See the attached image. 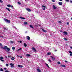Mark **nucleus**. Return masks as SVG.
I'll list each match as a JSON object with an SVG mask.
<instances>
[{
  "label": "nucleus",
  "mask_w": 72,
  "mask_h": 72,
  "mask_svg": "<svg viewBox=\"0 0 72 72\" xmlns=\"http://www.w3.org/2000/svg\"><path fill=\"white\" fill-rule=\"evenodd\" d=\"M30 28H33V26H32V25H30Z\"/></svg>",
  "instance_id": "obj_19"
},
{
  "label": "nucleus",
  "mask_w": 72,
  "mask_h": 72,
  "mask_svg": "<svg viewBox=\"0 0 72 72\" xmlns=\"http://www.w3.org/2000/svg\"><path fill=\"white\" fill-rule=\"evenodd\" d=\"M64 40H67V39L66 38H64Z\"/></svg>",
  "instance_id": "obj_44"
},
{
  "label": "nucleus",
  "mask_w": 72,
  "mask_h": 72,
  "mask_svg": "<svg viewBox=\"0 0 72 72\" xmlns=\"http://www.w3.org/2000/svg\"><path fill=\"white\" fill-rule=\"evenodd\" d=\"M57 51V50H56L55 51Z\"/></svg>",
  "instance_id": "obj_61"
},
{
  "label": "nucleus",
  "mask_w": 72,
  "mask_h": 72,
  "mask_svg": "<svg viewBox=\"0 0 72 72\" xmlns=\"http://www.w3.org/2000/svg\"><path fill=\"white\" fill-rule=\"evenodd\" d=\"M70 48H71V49H72V47H71Z\"/></svg>",
  "instance_id": "obj_60"
},
{
  "label": "nucleus",
  "mask_w": 72,
  "mask_h": 72,
  "mask_svg": "<svg viewBox=\"0 0 72 72\" xmlns=\"http://www.w3.org/2000/svg\"><path fill=\"white\" fill-rule=\"evenodd\" d=\"M27 38L26 39H27V40H29L30 39V37H29V36H27Z\"/></svg>",
  "instance_id": "obj_10"
},
{
  "label": "nucleus",
  "mask_w": 72,
  "mask_h": 72,
  "mask_svg": "<svg viewBox=\"0 0 72 72\" xmlns=\"http://www.w3.org/2000/svg\"><path fill=\"white\" fill-rule=\"evenodd\" d=\"M3 46V44H1V43H0V46Z\"/></svg>",
  "instance_id": "obj_37"
},
{
  "label": "nucleus",
  "mask_w": 72,
  "mask_h": 72,
  "mask_svg": "<svg viewBox=\"0 0 72 72\" xmlns=\"http://www.w3.org/2000/svg\"><path fill=\"white\" fill-rule=\"evenodd\" d=\"M57 63H58V64H60V62L59 61Z\"/></svg>",
  "instance_id": "obj_33"
},
{
  "label": "nucleus",
  "mask_w": 72,
  "mask_h": 72,
  "mask_svg": "<svg viewBox=\"0 0 72 72\" xmlns=\"http://www.w3.org/2000/svg\"><path fill=\"white\" fill-rule=\"evenodd\" d=\"M61 67H66V65H60Z\"/></svg>",
  "instance_id": "obj_13"
},
{
  "label": "nucleus",
  "mask_w": 72,
  "mask_h": 72,
  "mask_svg": "<svg viewBox=\"0 0 72 72\" xmlns=\"http://www.w3.org/2000/svg\"><path fill=\"white\" fill-rule=\"evenodd\" d=\"M3 28L4 29V30H3V32H6V31H7V29L5 28L4 27Z\"/></svg>",
  "instance_id": "obj_5"
},
{
  "label": "nucleus",
  "mask_w": 72,
  "mask_h": 72,
  "mask_svg": "<svg viewBox=\"0 0 72 72\" xmlns=\"http://www.w3.org/2000/svg\"><path fill=\"white\" fill-rule=\"evenodd\" d=\"M60 1H62V0H59Z\"/></svg>",
  "instance_id": "obj_57"
},
{
  "label": "nucleus",
  "mask_w": 72,
  "mask_h": 72,
  "mask_svg": "<svg viewBox=\"0 0 72 72\" xmlns=\"http://www.w3.org/2000/svg\"><path fill=\"white\" fill-rule=\"evenodd\" d=\"M7 6L8 7V8H10L11 7V5L10 4H8L7 5Z\"/></svg>",
  "instance_id": "obj_20"
},
{
  "label": "nucleus",
  "mask_w": 72,
  "mask_h": 72,
  "mask_svg": "<svg viewBox=\"0 0 72 72\" xmlns=\"http://www.w3.org/2000/svg\"><path fill=\"white\" fill-rule=\"evenodd\" d=\"M4 20L6 22H7L8 23H10V20H8L6 19H4Z\"/></svg>",
  "instance_id": "obj_2"
},
{
  "label": "nucleus",
  "mask_w": 72,
  "mask_h": 72,
  "mask_svg": "<svg viewBox=\"0 0 72 72\" xmlns=\"http://www.w3.org/2000/svg\"><path fill=\"white\" fill-rule=\"evenodd\" d=\"M2 49H4L6 51H7V50L8 51H10V50L9 48H8V47L6 46H5L4 47H2Z\"/></svg>",
  "instance_id": "obj_1"
},
{
  "label": "nucleus",
  "mask_w": 72,
  "mask_h": 72,
  "mask_svg": "<svg viewBox=\"0 0 72 72\" xmlns=\"http://www.w3.org/2000/svg\"><path fill=\"white\" fill-rule=\"evenodd\" d=\"M66 1L67 2H69V0H66Z\"/></svg>",
  "instance_id": "obj_35"
},
{
  "label": "nucleus",
  "mask_w": 72,
  "mask_h": 72,
  "mask_svg": "<svg viewBox=\"0 0 72 72\" xmlns=\"http://www.w3.org/2000/svg\"><path fill=\"white\" fill-rule=\"evenodd\" d=\"M50 57L51 58V59L53 61H54L55 60V58H54V57L50 56Z\"/></svg>",
  "instance_id": "obj_3"
},
{
  "label": "nucleus",
  "mask_w": 72,
  "mask_h": 72,
  "mask_svg": "<svg viewBox=\"0 0 72 72\" xmlns=\"http://www.w3.org/2000/svg\"><path fill=\"white\" fill-rule=\"evenodd\" d=\"M46 64V66H47V67H48V68H50V67H49V65H48V64Z\"/></svg>",
  "instance_id": "obj_22"
},
{
  "label": "nucleus",
  "mask_w": 72,
  "mask_h": 72,
  "mask_svg": "<svg viewBox=\"0 0 72 72\" xmlns=\"http://www.w3.org/2000/svg\"><path fill=\"white\" fill-rule=\"evenodd\" d=\"M10 42L11 43H13V41H10Z\"/></svg>",
  "instance_id": "obj_39"
},
{
  "label": "nucleus",
  "mask_w": 72,
  "mask_h": 72,
  "mask_svg": "<svg viewBox=\"0 0 72 72\" xmlns=\"http://www.w3.org/2000/svg\"><path fill=\"white\" fill-rule=\"evenodd\" d=\"M48 61L50 63H51V60H50V59H49L48 60Z\"/></svg>",
  "instance_id": "obj_26"
},
{
  "label": "nucleus",
  "mask_w": 72,
  "mask_h": 72,
  "mask_svg": "<svg viewBox=\"0 0 72 72\" xmlns=\"http://www.w3.org/2000/svg\"><path fill=\"white\" fill-rule=\"evenodd\" d=\"M52 2H53L54 3V2H55V1L54 0H52Z\"/></svg>",
  "instance_id": "obj_38"
},
{
  "label": "nucleus",
  "mask_w": 72,
  "mask_h": 72,
  "mask_svg": "<svg viewBox=\"0 0 72 72\" xmlns=\"http://www.w3.org/2000/svg\"><path fill=\"white\" fill-rule=\"evenodd\" d=\"M70 0V1H72V0Z\"/></svg>",
  "instance_id": "obj_64"
},
{
  "label": "nucleus",
  "mask_w": 72,
  "mask_h": 72,
  "mask_svg": "<svg viewBox=\"0 0 72 72\" xmlns=\"http://www.w3.org/2000/svg\"><path fill=\"white\" fill-rule=\"evenodd\" d=\"M6 9H7L8 10V11H9V12H10V10L9 9V8H7V7H6Z\"/></svg>",
  "instance_id": "obj_14"
},
{
  "label": "nucleus",
  "mask_w": 72,
  "mask_h": 72,
  "mask_svg": "<svg viewBox=\"0 0 72 72\" xmlns=\"http://www.w3.org/2000/svg\"><path fill=\"white\" fill-rule=\"evenodd\" d=\"M5 57H6V58H7V57H6V56Z\"/></svg>",
  "instance_id": "obj_59"
},
{
  "label": "nucleus",
  "mask_w": 72,
  "mask_h": 72,
  "mask_svg": "<svg viewBox=\"0 0 72 72\" xmlns=\"http://www.w3.org/2000/svg\"><path fill=\"white\" fill-rule=\"evenodd\" d=\"M24 46L25 47H26V46H27V44H26V43H24Z\"/></svg>",
  "instance_id": "obj_23"
},
{
  "label": "nucleus",
  "mask_w": 72,
  "mask_h": 72,
  "mask_svg": "<svg viewBox=\"0 0 72 72\" xmlns=\"http://www.w3.org/2000/svg\"><path fill=\"white\" fill-rule=\"evenodd\" d=\"M0 3H3V1H2L1 0H0Z\"/></svg>",
  "instance_id": "obj_34"
},
{
  "label": "nucleus",
  "mask_w": 72,
  "mask_h": 72,
  "mask_svg": "<svg viewBox=\"0 0 72 72\" xmlns=\"http://www.w3.org/2000/svg\"><path fill=\"white\" fill-rule=\"evenodd\" d=\"M42 9L43 10H45V8H43Z\"/></svg>",
  "instance_id": "obj_51"
},
{
  "label": "nucleus",
  "mask_w": 72,
  "mask_h": 72,
  "mask_svg": "<svg viewBox=\"0 0 72 72\" xmlns=\"http://www.w3.org/2000/svg\"><path fill=\"white\" fill-rule=\"evenodd\" d=\"M42 7H43V8H46V6H42Z\"/></svg>",
  "instance_id": "obj_41"
},
{
  "label": "nucleus",
  "mask_w": 72,
  "mask_h": 72,
  "mask_svg": "<svg viewBox=\"0 0 72 72\" xmlns=\"http://www.w3.org/2000/svg\"><path fill=\"white\" fill-rule=\"evenodd\" d=\"M70 3H72V1H70Z\"/></svg>",
  "instance_id": "obj_50"
},
{
  "label": "nucleus",
  "mask_w": 72,
  "mask_h": 72,
  "mask_svg": "<svg viewBox=\"0 0 72 72\" xmlns=\"http://www.w3.org/2000/svg\"><path fill=\"white\" fill-rule=\"evenodd\" d=\"M0 71H2V72H4V70L2 68H1L0 70Z\"/></svg>",
  "instance_id": "obj_24"
},
{
  "label": "nucleus",
  "mask_w": 72,
  "mask_h": 72,
  "mask_svg": "<svg viewBox=\"0 0 72 72\" xmlns=\"http://www.w3.org/2000/svg\"><path fill=\"white\" fill-rule=\"evenodd\" d=\"M10 66H11V67H14V64H13L12 63H10Z\"/></svg>",
  "instance_id": "obj_7"
},
{
  "label": "nucleus",
  "mask_w": 72,
  "mask_h": 72,
  "mask_svg": "<svg viewBox=\"0 0 72 72\" xmlns=\"http://www.w3.org/2000/svg\"><path fill=\"white\" fill-rule=\"evenodd\" d=\"M0 59H4V58L2 57H0Z\"/></svg>",
  "instance_id": "obj_30"
},
{
  "label": "nucleus",
  "mask_w": 72,
  "mask_h": 72,
  "mask_svg": "<svg viewBox=\"0 0 72 72\" xmlns=\"http://www.w3.org/2000/svg\"><path fill=\"white\" fill-rule=\"evenodd\" d=\"M35 24V26L37 27V26H38L37 24Z\"/></svg>",
  "instance_id": "obj_49"
},
{
  "label": "nucleus",
  "mask_w": 72,
  "mask_h": 72,
  "mask_svg": "<svg viewBox=\"0 0 72 72\" xmlns=\"http://www.w3.org/2000/svg\"><path fill=\"white\" fill-rule=\"evenodd\" d=\"M58 4H59L60 5H62V3L61 2H58Z\"/></svg>",
  "instance_id": "obj_12"
},
{
  "label": "nucleus",
  "mask_w": 72,
  "mask_h": 72,
  "mask_svg": "<svg viewBox=\"0 0 72 72\" xmlns=\"http://www.w3.org/2000/svg\"><path fill=\"white\" fill-rule=\"evenodd\" d=\"M5 72H9V71L8 70H6L5 71Z\"/></svg>",
  "instance_id": "obj_46"
},
{
  "label": "nucleus",
  "mask_w": 72,
  "mask_h": 72,
  "mask_svg": "<svg viewBox=\"0 0 72 72\" xmlns=\"http://www.w3.org/2000/svg\"><path fill=\"white\" fill-rule=\"evenodd\" d=\"M17 57H19V55H17Z\"/></svg>",
  "instance_id": "obj_62"
},
{
  "label": "nucleus",
  "mask_w": 72,
  "mask_h": 72,
  "mask_svg": "<svg viewBox=\"0 0 72 72\" xmlns=\"http://www.w3.org/2000/svg\"><path fill=\"white\" fill-rule=\"evenodd\" d=\"M63 33L64 34V35H67V34L68 33H67V32H63Z\"/></svg>",
  "instance_id": "obj_6"
},
{
  "label": "nucleus",
  "mask_w": 72,
  "mask_h": 72,
  "mask_svg": "<svg viewBox=\"0 0 72 72\" xmlns=\"http://www.w3.org/2000/svg\"><path fill=\"white\" fill-rule=\"evenodd\" d=\"M69 53L70 54H72V52L71 51H69Z\"/></svg>",
  "instance_id": "obj_31"
},
{
  "label": "nucleus",
  "mask_w": 72,
  "mask_h": 72,
  "mask_svg": "<svg viewBox=\"0 0 72 72\" xmlns=\"http://www.w3.org/2000/svg\"><path fill=\"white\" fill-rule=\"evenodd\" d=\"M24 24L25 25L28 24V23H27V22H24Z\"/></svg>",
  "instance_id": "obj_17"
},
{
  "label": "nucleus",
  "mask_w": 72,
  "mask_h": 72,
  "mask_svg": "<svg viewBox=\"0 0 72 72\" xmlns=\"http://www.w3.org/2000/svg\"><path fill=\"white\" fill-rule=\"evenodd\" d=\"M17 4H19V5H21V3H20L19 2H18Z\"/></svg>",
  "instance_id": "obj_29"
},
{
  "label": "nucleus",
  "mask_w": 72,
  "mask_h": 72,
  "mask_svg": "<svg viewBox=\"0 0 72 72\" xmlns=\"http://www.w3.org/2000/svg\"><path fill=\"white\" fill-rule=\"evenodd\" d=\"M42 30L43 32H46V31L45 30L42 29Z\"/></svg>",
  "instance_id": "obj_16"
},
{
  "label": "nucleus",
  "mask_w": 72,
  "mask_h": 72,
  "mask_svg": "<svg viewBox=\"0 0 72 72\" xmlns=\"http://www.w3.org/2000/svg\"><path fill=\"white\" fill-rule=\"evenodd\" d=\"M61 32H62V31H61Z\"/></svg>",
  "instance_id": "obj_63"
},
{
  "label": "nucleus",
  "mask_w": 72,
  "mask_h": 72,
  "mask_svg": "<svg viewBox=\"0 0 72 72\" xmlns=\"http://www.w3.org/2000/svg\"><path fill=\"white\" fill-rule=\"evenodd\" d=\"M0 37H2L3 38V36H2L0 35Z\"/></svg>",
  "instance_id": "obj_47"
},
{
  "label": "nucleus",
  "mask_w": 72,
  "mask_h": 72,
  "mask_svg": "<svg viewBox=\"0 0 72 72\" xmlns=\"http://www.w3.org/2000/svg\"><path fill=\"white\" fill-rule=\"evenodd\" d=\"M67 24H68V25L69 24V22H67Z\"/></svg>",
  "instance_id": "obj_42"
},
{
  "label": "nucleus",
  "mask_w": 72,
  "mask_h": 72,
  "mask_svg": "<svg viewBox=\"0 0 72 72\" xmlns=\"http://www.w3.org/2000/svg\"><path fill=\"white\" fill-rule=\"evenodd\" d=\"M58 23H62V22L61 21H58Z\"/></svg>",
  "instance_id": "obj_43"
},
{
  "label": "nucleus",
  "mask_w": 72,
  "mask_h": 72,
  "mask_svg": "<svg viewBox=\"0 0 72 72\" xmlns=\"http://www.w3.org/2000/svg\"><path fill=\"white\" fill-rule=\"evenodd\" d=\"M20 43H21V42H22V41L20 40Z\"/></svg>",
  "instance_id": "obj_53"
},
{
  "label": "nucleus",
  "mask_w": 72,
  "mask_h": 72,
  "mask_svg": "<svg viewBox=\"0 0 72 72\" xmlns=\"http://www.w3.org/2000/svg\"><path fill=\"white\" fill-rule=\"evenodd\" d=\"M26 10L28 12H31V9L29 8H26Z\"/></svg>",
  "instance_id": "obj_15"
},
{
  "label": "nucleus",
  "mask_w": 72,
  "mask_h": 72,
  "mask_svg": "<svg viewBox=\"0 0 72 72\" xmlns=\"http://www.w3.org/2000/svg\"><path fill=\"white\" fill-rule=\"evenodd\" d=\"M0 60L1 61H2V62H4V61L2 59H1Z\"/></svg>",
  "instance_id": "obj_40"
},
{
  "label": "nucleus",
  "mask_w": 72,
  "mask_h": 72,
  "mask_svg": "<svg viewBox=\"0 0 72 72\" xmlns=\"http://www.w3.org/2000/svg\"><path fill=\"white\" fill-rule=\"evenodd\" d=\"M53 8L54 9H57V8L54 5H53Z\"/></svg>",
  "instance_id": "obj_11"
},
{
  "label": "nucleus",
  "mask_w": 72,
  "mask_h": 72,
  "mask_svg": "<svg viewBox=\"0 0 72 72\" xmlns=\"http://www.w3.org/2000/svg\"><path fill=\"white\" fill-rule=\"evenodd\" d=\"M15 49V47H12V50H14Z\"/></svg>",
  "instance_id": "obj_27"
},
{
  "label": "nucleus",
  "mask_w": 72,
  "mask_h": 72,
  "mask_svg": "<svg viewBox=\"0 0 72 72\" xmlns=\"http://www.w3.org/2000/svg\"><path fill=\"white\" fill-rule=\"evenodd\" d=\"M11 8H13V6L11 5Z\"/></svg>",
  "instance_id": "obj_52"
},
{
  "label": "nucleus",
  "mask_w": 72,
  "mask_h": 72,
  "mask_svg": "<svg viewBox=\"0 0 72 72\" xmlns=\"http://www.w3.org/2000/svg\"><path fill=\"white\" fill-rule=\"evenodd\" d=\"M4 69L5 70H6V68H4Z\"/></svg>",
  "instance_id": "obj_58"
},
{
  "label": "nucleus",
  "mask_w": 72,
  "mask_h": 72,
  "mask_svg": "<svg viewBox=\"0 0 72 72\" xmlns=\"http://www.w3.org/2000/svg\"><path fill=\"white\" fill-rule=\"evenodd\" d=\"M20 67L22 68V67H23V66L22 65H20Z\"/></svg>",
  "instance_id": "obj_48"
},
{
  "label": "nucleus",
  "mask_w": 72,
  "mask_h": 72,
  "mask_svg": "<svg viewBox=\"0 0 72 72\" xmlns=\"http://www.w3.org/2000/svg\"><path fill=\"white\" fill-rule=\"evenodd\" d=\"M20 58H22V56H20Z\"/></svg>",
  "instance_id": "obj_56"
},
{
  "label": "nucleus",
  "mask_w": 72,
  "mask_h": 72,
  "mask_svg": "<svg viewBox=\"0 0 72 72\" xmlns=\"http://www.w3.org/2000/svg\"><path fill=\"white\" fill-rule=\"evenodd\" d=\"M14 59H15V58L14 57H13L11 58V59L12 60H14Z\"/></svg>",
  "instance_id": "obj_21"
},
{
  "label": "nucleus",
  "mask_w": 72,
  "mask_h": 72,
  "mask_svg": "<svg viewBox=\"0 0 72 72\" xmlns=\"http://www.w3.org/2000/svg\"><path fill=\"white\" fill-rule=\"evenodd\" d=\"M37 72H41V70H40L39 69H37Z\"/></svg>",
  "instance_id": "obj_9"
},
{
  "label": "nucleus",
  "mask_w": 72,
  "mask_h": 72,
  "mask_svg": "<svg viewBox=\"0 0 72 72\" xmlns=\"http://www.w3.org/2000/svg\"><path fill=\"white\" fill-rule=\"evenodd\" d=\"M22 50V48H20V49H19L18 50V51H19V50Z\"/></svg>",
  "instance_id": "obj_32"
},
{
  "label": "nucleus",
  "mask_w": 72,
  "mask_h": 72,
  "mask_svg": "<svg viewBox=\"0 0 72 72\" xmlns=\"http://www.w3.org/2000/svg\"><path fill=\"white\" fill-rule=\"evenodd\" d=\"M19 18L21 19H26V18H24L22 17H20Z\"/></svg>",
  "instance_id": "obj_8"
},
{
  "label": "nucleus",
  "mask_w": 72,
  "mask_h": 72,
  "mask_svg": "<svg viewBox=\"0 0 72 72\" xmlns=\"http://www.w3.org/2000/svg\"><path fill=\"white\" fill-rule=\"evenodd\" d=\"M9 57H10V56H8V58H9Z\"/></svg>",
  "instance_id": "obj_55"
},
{
  "label": "nucleus",
  "mask_w": 72,
  "mask_h": 72,
  "mask_svg": "<svg viewBox=\"0 0 72 72\" xmlns=\"http://www.w3.org/2000/svg\"><path fill=\"white\" fill-rule=\"evenodd\" d=\"M6 66H7V67H8V66H9V64H6Z\"/></svg>",
  "instance_id": "obj_28"
},
{
  "label": "nucleus",
  "mask_w": 72,
  "mask_h": 72,
  "mask_svg": "<svg viewBox=\"0 0 72 72\" xmlns=\"http://www.w3.org/2000/svg\"><path fill=\"white\" fill-rule=\"evenodd\" d=\"M65 63H68V61H67L66 60H65Z\"/></svg>",
  "instance_id": "obj_45"
},
{
  "label": "nucleus",
  "mask_w": 72,
  "mask_h": 72,
  "mask_svg": "<svg viewBox=\"0 0 72 72\" xmlns=\"http://www.w3.org/2000/svg\"><path fill=\"white\" fill-rule=\"evenodd\" d=\"M18 67H21V65H18Z\"/></svg>",
  "instance_id": "obj_36"
},
{
  "label": "nucleus",
  "mask_w": 72,
  "mask_h": 72,
  "mask_svg": "<svg viewBox=\"0 0 72 72\" xmlns=\"http://www.w3.org/2000/svg\"><path fill=\"white\" fill-rule=\"evenodd\" d=\"M32 49L34 51V52H36V49H35V48L33 47L32 48Z\"/></svg>",
  "instance_id": "obj_4"
},
{
  "label": "nucleus",
  "mask_w": 72,
  "mask_h": 72,
  "mask_svg": "<svg viewBox=\"0 0 72 72\" xmlns=\"http://www.w3.org/2000/svg\"><path fill=\"white\" fill-rule=\"evenodd\" d=\"M26 55V57H30V56H31V55H30L29 54H27Z\"/></svg>",
  "instance_id": "obj_18"
},
{
  "label": "nucleus",
  "mask_w": 72,
  "mask_h": 72,
  "mask_svg": "<svg viewBox=\"0 0 72 72\" xmlns=\"http://www.w3.org/2000/svg\"><path fill=\"white\" fill-rule=\"evenodd\" d=\"M48 55H51V53H48Z\"/></svg>",
  "instance_id": "obj_25"
},
{
  "label": "nucleus",
  "mask_w": 72,
  "mask_h": 72,
  "mask_svg": "<svg viewBox=\"0 0 72 72\" xmlns=\"http://www.w3.org/2000/svg\"><path fill=\"white\" fill-rule=\"evenodd\" d=\"M72 54H70V56H72Z\"/></svg>",
  "instance_id": "obj_54"
}]
</instances>
